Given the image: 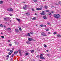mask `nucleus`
<instances>
[{"label":"nucleus","mask_w":61,"mask_h":61,"mask_svg":"<svg viewBox=\"0 0 61 61\" xmlns=\"http://www.w3.org/2000/svg\"><path fill=\"white\" fill-rule=\"evenodd\" d=\"M54 17L55 18L58 19L60 18V15L58 14H55L54 15Z\"/></svg>","instance_id":"obj_1"},{"label":"nucleus","mask_w":61,"mask_h":61,"mask_svg":"<svg viewBox=\"0 0 61 61\" xmlns=\"http://www.w3.org/2000/svg\"><path fill=\"white\" fill-rule=\"evenodd\" d=\"M7 10L8 11H9V12H12V11H13V9L11 8H8Z\"/></svg>","instance_id":"obj_2"},{"label":"nucleus","mask_w":61,"mask_h":61,"mask_svg":"<svg viewBox=\"0 0 61 61\" xmlns=\"http://www.w3.org/2000/svg\"><path fill=\"white\" fill-rule=\"evenodd\" d=\"M40 59H45V58L43 56V54H40Z\"/></svg>","instance_id":"obj_3"},{"label":"nucleus","mask_w":61,"mask_h":61,"mask_svg":"<svg viewBox=\"0 0 61 61\" xmlns=\"http://www.w3.org/2000/svg\"><path fill=\"white\" fill-rule=\"evenodd\" d=\"M41 34L42 36H47V35H46V34H45V33H44V32H42L41 33Z\"/></svg>","instance_id":"obj_4"},{"label":"nucleus","mask_w":61,"mask_h":61,"mask_svg":"<svg viewBox=\"0 0 61 61\" xmlns=\"http://www.w3.org/2000/svg\"><path fill=\"white\" fill-rule=\"evenodd\" d=\"M45 12L44 11H43L42 12V13H40V14L41 15H45Z\"/></svg>","instance_id":"obj_5"},{"label":"nucleus","mask_w":61,"mask_h":61,"mask_svg":"<svg viewBox=\"0 0 61 61\" xmlns=\"http://www.w3.org/2000/svg\"><path fill=\"white\" fill-rule=\"evenodd\" d=\"M25 7H23V8L24 10L27 9V5H25Z\"/></svg>","instance_id":"obj_6"},{"label":"nucleus","mask_w":61,"mask_h":61,"mask_svg":"<svg viewBox=\"0 0 61 61\" xmlns=\"http://www.w3.org/2000/svg\"><path fill=\"white\" fill-rule=\"evenodd\" d=\"M18 52H19V53L20 55V56H22V55H21V51H22V50H21L20 49V50H18Z\"/></svg>","instance_id":"obj_7"},{"label":"nucleus","mask_w":61,"mask_h":61,"mask_svg":"<svg viewBox=\"0 0 61 61\" xmlns=\"http://www.w3.org/2000/svg\"><path fill=\"white\" fill-rule=\"evenodd\" d=\"M36 10H40L41 11H42L43 10V9L42 8H38L36 9Z\"/></svg>","instance_id":"obj_8"},{"label":"nucleus","mask_w":61,"mask_h":61,"mask_svg":"<svg viewBox=\"0 0 61 61\" xmlns=\"http://www.w3.org/2000/svg\"><path fill=\"white\" fill-rule=\"evenodd\" d=\"M18 53V51H15L14 52V55H16V54H17Z\"/></svg>","instance_id":"obj_9"},{"label":"nucleus","mask_w":61,"mask_h":61,"mask_svg":"<svg viewBox=\"0 0 61 61\" xmlns=\"http://www.w3.org/2000/svg\"><path fill=\"white\" fill-rule=\"evenodd\" d=\"M25 14L27 16H29V15H30V14L28 12H27Z\"/></svg>","instance_id":"obj_10"},{"label":"nucleus","mask_w":61,"mask_h":61,"mask_svg":"<svg viewBox=\"0 0 61 61\" xmlns=\"http://www.w3.org/2000/svg\"><path fill=\"white\" fill-rule=\"evenodd\" d=\"M7 19H9V18L8 17H7V18H4V20H6V21H7Z\"/></svg>","instance_id":"obj_11"},{"label":"nucleus","mask_w":61,"mask_h":61,"mask_svg":"<svg viewBox=\"0 0 61 61\" xmlns=\"http://www.w3.org/2000/svg\"><path fill=\"white\" fill-rule=\"evenodd\" d=\"M28 40H29V41H32L33 39L31 38H28Z\"/></svg>","instance_id":"obj_12"},{"label":"nucleus","mask_w":61,"mask_h":61,"mask_svg":"<svg viewBox=\"0 0 61 61\" xmlns=\"http://www.w3.org/2000/svg\"><path fill=\"white\" fill-rule=\"evenodd\" d=\"M15 32H16V33H18L19 32V31L17 29H16L15 30Z\"/></svg>","instance_id":"obj_13"},{"label":"nucleus","mask_w":61,"mask_h":61,"mask_svg":"<svg viewBox=\"0 0 61 61\" xmlns=\"http://www.w3.org/2000/svg\"><path fill=\"white\" fill-rule=\"evenodd\" d=\"M43 19H47V17L46 16H43Z\"/></svg>","instance_id":"obj_14"},{"label":"nucleus","mask_w":61,"mask_h":61,"mask_svg":"<svg viewBox=\"0 0 61 61\" xmlns=\"http://www.w3.org/2000/svg\"><path fill=\"white\" fill-rule=\"evenodd\" d=\"M57 37H61V35H59V34H58L57 36Z\"/></svg>","instance_id":"obj_15"},{"label":"nucleus","mask_w":61,"mask_h":61,"mask_svg":"<svg viewBox=\"0 0 61 61\" xmlns=\"http://www.w3.org/2000/svg\"><path fill=\"white\" fill-rule=\"evenodd\" d=\"M31 35L29 33H28L27 34V36H30Z\"/></svg>","instance_id":"obj_16"},{"label":"nucleus","mask_w":61,"mask_h":61,"mask_svg":"<svg viewBox=\"0 0 61 61\" xmlns=\"http://www.w3.org/2000/svg\"><path fill=\"white\" fill-rule=\"evenodd\" d=\"M32 19L33 20H35L36 19V17H34Z\"/></svg>","instance_id":"obj_17"},{"label":"nucleus","mask_w":61,"mask_h":61,"mask_svg":"<svg viewBox=\"0 0 61 61\" xmlns=\"http://www.w3.org/2000/svg\"><path fill=\"white\" fill-rule=\"evenodd\" d=\"M7 29L9 31H10L11 30V29H10V28H7Z\"/></svg>","instance_id":"obj_18"},{"label":"nucleus","mask_w":61,"mask_h":61,"mask_svg":"<svg viewBox=\"0 0 61 61\" xmlns=\"http://www.w3.org/2000/svg\"><path fill=\"white\" fill-rule=\"evenodd\" d=\"M16 19L17 20V21H18V22H20V21H21V20L17 18Z\"/></svg>","instance_id":"obj_19"},{"label":"nucleus","mask_w":61,"mask_h":61,"mask_svg":"<svg viewBox=\"0 0 61 61\" xmlns=\"http://www.w3.org/2000/svg\"><path fill=\"white\" fill-rule=\"evenodd\" d=\"M4 3V2L2 1H0V4H3Z\"/></svg>","instance_id":"obj_20"},{"label":"nucleus","mask_w":61,"mask_h":61,"mask_svg":"<svg viewBox=\"0 0 61 61\" xmlns=\"http://www.w3.org/2000/svg\"><path fill=\"white\" fill-rule=\"evenodd\" d=\"M25 56H27L29 55V53H27L25 54Z\"/></svg>","instance_id":"obj_21"},{"label":"nucleus","mask_w":61,"mask_h":61,"mask_svg":"<svg viewBox=\"0 0 61 61\" xmlns=\"http://www.w3.org/2000/svg\"><path fill=\"white\" fill-rule=\"evenodd\" d=\"M44 47H45V48L47 47V46L45 44H44Z\"/></svg>","instance_id":"obj_22"},{"label":"nucleus","mask_w":61,"mask_h":61,"mask_svg":"<svg viewBox=\"0 0 61 61\" xmlns=\"http://www.w3.org/2000/svg\"><path fill=\"white\" fill-rule=\"evenodd\" d=\"M31 53H34V50H32L31 51Z\"/></svg>","instance_id":"obj_23"},{"label":"nucleus","mask_w":61,"mask_h":61,"mask_svg":"<svg viewBox=\"0 0 61 61\" xmlns=\"http://www.w3.org/2000/svg\"><path fill=\"white\" fill-rule=\"evenodd\" d=\"M45 12H49V10H45Z\"/></svg>","instance_id":"obj_24"},{"label":"nucleus","mask_w":61,"mask_h":61,"mask_svg":"<svg viewBox=\"0 0 61 61\" xmlns=\"http://www.w3.org/2000/svg\"><path fill=\"white\" fill-rule=\"evenodd\" d=\"M0 27H3V25L1 24H0Z\"/></svg>","instance_id":"obj_25"},{"label":"nucleus","mask_w":61,"mask_h":61,"mask_svg":"<svg viewBox=\"0 0 61 61\" xmlns=\"http://www.w3.org/2000/svg\"><path fill=\"white\" fill-rule=\"evenodd\" d=\"M15 43L16 45H18V43L17 42H15Z\"/></svg>","instance_id":"obj_26"},{"label":"nucleus","mask_w":61,"mask_h":61,"mask_svg":"<svg viewBox=\"0 0 61 61\" xmlns=\"http://www.w3.org/2000/svg\"><path fill=\"white\" fill-rule=\"evenodd\" d=\"M19 30L20 31H21V30H22V29H21V28L20 27V28H19Z\"/></svg>","instance_id":"obj_27"},{"label":"nucleus","mask_w":61,"mask_h":61,"mask_svg":"<svg viewBox=\"0 0 61 61\" xmlns=\"http://www.w3.org/2000/svg\"><path fill=\"white\" fill-rule=\"evenodd\" d=\"M12 54V53H10V52H9L8 53V55H11Z\"/></svg>","instance_id":"obj_28"},{"label":"nucleus","mask_w":61,"mask_h":61,"mask_svg":"<svg viewBox=\"0 0 61 61\" xmlns=\"http://www.w3.org/2000/svg\"><path fill=\"white\" fill-rule=\"evenodd\" d=\"M45 31H49V30L48 29H45Z\"/></svg>","instance_id":"obj_29"},{"label":"nucleus","mask_w":61,"mask_h":61,"mask_svg":"<svg viewBox=\"0 0 61 61\" xmlns=\"http://www.w3.org/2000/svg\"><path fill=\"white\" fill-rule=\"evenodd\" d=\"M45 8L46 9H47V6H45Z\"/></svg>","instance_id":"obj_30"},{"label":"nucleus","mask_w":61,"mask_h":61,"mask_svg":"<svg viewBox=\"0 0 61 61\" xmlns=\"http://www.w3.org/2000/svg\"><path fill=\"white\" fill-rule=\"evenodd\" d=\"M48 15H52V14L51 13H49Z\"/></svg>","instance_id":"obj_31"},{"label":"nucleus","mask_w":61,"mask_h":61,"mask_svg":"<svg viewBox=\"0 0 61 61\" xmlns=\"http://www.w3.org/2000/svg\"><path fill=\"white\" fill-rule=\"evenodd\" d=\"M10 52H11V53H12L13 52V50H10Z\"/></svg>","instance_id":"obj_32"},{"label":"nucleus","mask_w":61,"mask_h":61,"mask_svg":"<svg viewBox=\"0 0 61 61\" xmlns=\"http://www.w3.org/2000/svg\"><path fill=\"white\" fill-rule=\"evenodd\" d=\"M33 0L34 2H37V0Z\"/></svg>","instance_id":"obj_33"},{"label":"nucleus","mask_w":61,"mask_h":61,"mask_svg":"<svg viewBox=\"0 0 61 61\" xmlns=\"http://www.w3.org/2000/svg\"><path fill=\"white\" fill-rule=\"evenodd\" d=\"M8 42L9 43V42H11V40H9L8 41Z\"/></svg>","instance_id":"obj_34"},{"label":"nucleus","mask_w":61,"mask_h":61,"mask_svg":"<svg viewBox=\"0 0 61 61\" xmlns=\"http://www.w3.org/2000/svg\"><path fill=\"white\" fill-rule=\"evenodd\" d=\"M40 26L41 27H43V25L41 24L40 25Z\"/></svg>","instance_id":"obj_35"},{"label":"nucleus","mask_w":61,"mask_h":61,"mask_svg":"<svg viewBox=\"0 0 61 61\" xmlns=\"http://www.w3.org/2000/svg\"><path fill=\"white\" fill-rule=\"evenodd\" d=\"M26 43L27 44H29V41H27L26 42Z\"/></svg>","instance_id":"obj_36"},{"label":"nucleus","mask_w":61,"mask_h":61,"mask_svg":"<svg viewBox=\"0 0 61 61\" xmlns=\"http://www.w3.org/2000/svg\"><path fill=\"white\" fill-rule=\"evenodd\" d=\"M9 15H10V16H12V14H9Z\"/></svg>","instance_id":"obj_37"},{"label":"nucleus","mask_w":61,"mask_h":61,"mask_svg":"<svg viewBox=\"0 0 61 61\" xmlns=\"http://www.w3.org/2000/svg\"><path fill=\"white\" fill-rule=\"evenodd\" d=\"M30 33L31 34H32V35H33L34 33H33V32H30Z\"/></svg>","instance_id":"obj_38"},{"label":"nucleus","mask_w":61,"mask_h":61,"mask_svg":"<svg viewBox=\"0 0 61 61\" xmlns=\"http://www.w3.org/2000/svg\"><path fill=\"white\" fill-rule=\"evenodd\" d=\"M58 3L59 4H61V2L59 1L58 2Z\"/></svg>","instance_id":"obj_39"},{"label":"nucleus","mask_w":61,"mask_h":61,"mask_svg":"<svg viewBox=\"0 0 61 61\" xmlns=\"http://www.w3.org/2000/svg\"><path fill=\"white\" fill-rule=\"evenodd\" d=\"M7 57H9V55H7Z\"/></svg>","instance_id":"obj_40"},{"label":"nucleus","mask_w":61,"mask_h":61,"mask_svg":"<svg viewBox=\"0 0 61 61\" xmlns=\"http://www.w3.org/2000/svg\"><path fill=\"white\" fill-rule=\"evenodd\" d=\"M56 34V32H54L53 33L54 35H55V34Z\"/></svg>","instance_id":"obj_41"},{"label":"nucleus","mask_w":61,"mask_h":61,"mask_svg":"<svg viewBox=\"0 0 61 61\" xmlns=\"http://www.w3.org/2000/svg\"><path fill=\"white\" fill-rule=\"evenodd\" d=\"M39 55H37L36 56L37 57H39Z\"/></svg>","instance_id":"obj_42"},{"label":"nucleus","mask_w":61,"mask_h":61,"mask_svg":"<svg viewBox=\"0 0 61 61\" xmlns=\"http://www.w3.org/2000/svg\"><path fill=\"white\" fill-rule=\"evenodd\" d=\"M47 25H49L50 24V23H47Z\"/></svg>","instance_id":"obj_43"},{"label":"nucleus","mask_w":61,"mask_h":61,"mask_svg":"<svg viewBox=\"0 0 61 61\" xmlns=\"http://www.w3.org/2000/svg\"><path fill=\"white\" fill-rule=\"evenodd\" d=\"M14 56V54H13L12 55V56H11V57H13V56Z\"/></svg>","instance_id":"obj_44"},{"label":"nucleus","mask_w":61,"mask_h":61,"mask_svg":"<svg viewBox=\"0 0 61 61\" xmlns=\"http://www.w3.org/2000/svg\"><path fill=\"white\" fill-rule=\"evenodd\" d=\"M7 51H10V50L9 49H8L7 50Z\"/></svg>","instance_id":"obj_45"},{"label":"nucleus","mask_w":61,"mask_h":61,"mask_svg":"<svg viewBox=\"0 0 61 61\" xmlns=\"http://www.w3.org/2000/svg\"><path fill=\"white\" fill-rule=\"evenodd\" d=\"M43 26L44 27H46V25H43Z\"/></svg>","instance_id":"obj_46"},{"label":"nucleus","mask_w":61,"mask_h":61,"mask_svg":"<svg viewBox=\"0 0 61 61\" xmlns=\"http://www.w3.org/2000/svg\"><path fill=\"white\" fill-rule=\"evenodd\" d=\"M32 41H35V40L32 39Z\"/></svg>","instance_id":"obj_47"},{"label":"nucleus","mask_w":61,"mask_h":61,"mask_svg":"<svg viewBox=\"0 0 61 61\" xmlns=\"http://www.w3.org/2000/svg\"><path fill=\"white\" fill-rule=\"evenodd\" d=\"M1 37H2V38H4V37L3 36H2Z\"/></svg>","instance_id":"obj_48"},{"label":"nucleus","mask_w":61,"mask_h":61,"mask_svg":"<svg viewBox=\"0 0 61 61\" xmlns=\"http://www.w3.org/2000/svg\"><path fill=\"white\" fill-rule=\"evenodd\" d=\"M9 46H12V44H9Z\"/></svg>","instance_id":"obj_49"},{"label":"nucleus","mask_w":61,"mask_h":61,"mask_svg":"<svg viewBox=\"0 0 61 61\" xmlns=\"http://www.w3.org/2000/svg\"><path fill=\"white\" fill-rule=\"evenodd\" d=\"M32 10L33 11H35V10L34 9H32Z\"/></svg>","instance_id":"obj_50"},{"label":"nucleus","mask_w":61,"mask_h":61,"mask_svg":"<svg viewBox=\"0 0 61 61\" xmlns=\"http://www.w3.org/2000/svg\"><path fill=\"white\" fill-rule=\"evenodd\" d=\"M46 52H48V50H46Z\"/></svg>","instance_id":"obj_51"},{"label":"nucleus","mask_w":61,"mask_h":61,"mask_svg":"<svg viewBox=\"0 0 61 61\" xmlns=\"http://www.w3.org/2000/svg\"><path fill=\"white\" fill-rule=\"evenodd\" d=\"M43 6H40V7L41 8H42V7H43Z\"/></svg>","instance_id":"obj_52"},{"label":"nucleus","mask_w":61,"mask_h":61,"mask_svg":"<svg viewBox=\"0 0 61 61\" xmlns=\"http://www.w3.org/2000/svg\"><path fill=\"white\" fill-rule=\"evenodd\" d=\"M12 50H14V48H12Z\"/></svg>","instance_id":"obj_53"},{"label":"nucleus","mask_w":61,"mask_h":61,"mask_svg":"<svg viewBox=\"0 0 61 61\" xmlns=\"http://www.w3.org/2000/svg\"><path fill=\"white\" fill-rule=\"evenodd\" d=\"M36 26H37V25L36 24Z\"/></svg>","instance_id":"obj_54"},{"label":"nucleus","mask_w":61,"mask_h":61,"mask_svg":"<svg viewBox=\"0 0 61 61\" xmlns=\"http://www.w3.org/2000/svg\"><path fill=\"white\" fill-rule=\"evenodd\" d=\"M4 27H5H5H6V26H4Z\"/></svg>","instance_id":"obj_55"},{"label":"nucleus","mask_w":61,"mask_h":61,"mask_svg":"<svg viewBox=\"0 0 61 61\" xmlns=\"http://www.w3.org/2000/svg\"><path fill=\"white\" fill-rule=\"evenodd\" d=\"M5 24H7V22H6L5 23Z\"/></svg>","instance_id":"obj_56"},{"label":"nucleus","mask_w":61,"mask_h":61,"mask_svg":"<svg viewBox=\"0 0 61 61\" xmlns=\"http://www.w3.org/2000/svg\"><path fill=\"white\" fill-rule=\"evenodd\" d=\"M35 15H37V14L36 13H35Z\"/></svg>","instance_id":"obj_57"},{"label":"nucleus","mask_w":61,"mask_h":61,"mask_svg":"<svg viewBox=\"0 0 61 61\" xmlns=\"http://www.w3.org/2000/svg\"><path fill=\"white\" fill-rule=\"evenodd\" d=\"M52 13H54V12L53 11H52Z\"/></svg>","instance_id":"obj_58"},{"label":"nucleus","mask_w":61,"mask_h":61,"mask_svg":"<svg viewBox=\"0 0 61 61\" xmlns=\"http://www.w3.org/2000/svg\"><path fill=\"white\" fill-rule=\"evenodd\" d=\"M1 34H3V32H1Z\"/></svg>","instance_id":"obj_59"},{"label":"nucleus","mask_w":61,"mask_h":61,"mask_svg":"<svg viewBox=\"0 0 61 61\" xmlns=\"http://www.w3.org/2000/svg\"><path fill=\"white\" fill-rule=\"evenodd\" d=\"M60 50H61V48H60Z\"/></svg>","instance_id":"obj_60"},{"label":"nucleus","mask_w":61,"mask_h":61,"mask_svg":"<svg viewBox=\"0 0 61 61\" xmlns=\"http://www.w3.org/2000/svg\"><path fill=\"white\" fill-rule=\"evenodd\" d=\"M14 5H16V4H15Z\"/></svg>","instance_id":"obj_61"},{"label":"nucleus","mask_w":61,"mask_h":61,"mask_svg":"<svg viewBox=\"0 0 61 61\" xmlns=\"http://www.w3.org/2000/svg\"><path fill=\"white\" fill-rule=\"evenodd\" d=\"M41 61V60H40V61Z\"/></svg>","instance_id":"obj_62"},{"label":"nucleus","mask_w":61,"mask_h":61,"mask_svg":"<svg viewBox=\"0 0 61 61\" xmlns=\"http://www.w3.org/2000/svg\"><path fill=\"white\" fill-rule=\"evenodd\" d=\"M48 34H50V32H48Z\"/></svg>","instance_id":"obj_63"},{"label":"nucleus","mask_w":61,"mask_h":61,"mask_svg":"<svg viewBox=\"0 0 61 61\" xmlns=\"http://www.w3.org/2000/svg\"><path fill=\"white\" fill-rule=\"evenodd\" d=\"M10 22H11V20H10Z\"/></svg>","instance_id":"obj_64"}]
</instances>
